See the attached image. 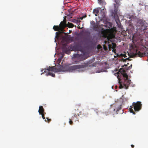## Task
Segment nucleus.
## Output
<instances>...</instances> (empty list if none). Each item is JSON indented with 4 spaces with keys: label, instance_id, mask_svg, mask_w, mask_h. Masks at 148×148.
I'll list each match as a JSON object with an SVG mask.
<instances>
[{
    "label": "nucleus",
    "instance_id": "f257e3e1",
    "mask_svg": "<svg viewBox=\"0 0 148 148\" xmlns=\"http://www.w3.org/2000/svg\"><path fill=\"white\" fill-rule=\"evenodd\" d=\"M140 35L134 34L132 37L133 43L130 45V58L148 56V48L145 46V42L140 38Z\"/></svg>",
    "mask_w": 148,
    "mask_h": 148
},
{
    "label": "nucleus",
    "instance_id": "f03ea898",
    "mask_svg": "<svg viewBox=\"0 0 148 148\" xmlns=\"http://www.w3.org/2000/svg\"><path fill=\"white\" fill-rule=\"evenodd\" d=\"M85 64L81 65H77L71 66L66 65L64 66H60L58 69L56 68L55 66L49 67L47 69H45L44 71L47 73L46 75L47 76L51 75L53 77H54L55 75L52 73V72H59L60 71H69L73 72L76 71L77 69L83 68L86 67Z\"/></svg>",
    "mask_w": 148,
    "mask_h": 148
},
{
    "label": "nucleus",
    "instance_id": "7ed1b4c3",
    "mask_svg": "<svg viewBox=\"0 0 148 148\" xmlns=\"http://www.w3.org/2000/svg\"><path fill=\"white\" fill-rule=\"evenodd\" d=\"M115 76H117V78L119 80V83H120V81L121 80V78L122 76L124 78L125 81L127 82V85L124 84L123 85L121 84H120L119 86V88L121 89L123 88L125 89H128L129 87L128 85L130 84V82H129V80L128 79V75L126 73L125 71H123V73H118L115 74Z\"/></svg>",
    "mask_w": 148,
    "mask_h": 148
},
{
    "label": "nucleus",
    "instance_id": "20e7f679",
    "mask_svg": "<svg viewBox=\"0 0 148 148\" xmlns=\"http://www.w3.org/2000/svg\"><path fill=\"white\" fill-rule=\"evenodd\" d=\"M137 29L142 31H144L146 29L147 24L141 20H139L136 24Z\"/></svg>",
    "mask_w": 148,
    "mask_h": 148
},
{
    "label": "nucleus",
    "instance_id": "39448f33",
    "mask_svg": "<svg viewBox=\"0 0 148 148\" xmlns=\"http://www.w3.org/2000/svg\"><path fill=\"white\" fill-rule=\"evenodd\" d=\"M80 57L78 55H75L72 58V63L74 64L78 63L79 62L82 60Z\"/></svg>",
    "mask_w": 148,
    "mask_h": 148
},
{
    "label": "nucleus",
    "instance_id": "423d86ee",
    "mask_svg": "<svg viewBox=\"0 0 148 148\" xmlns=\"http://www.w3.org/2000/svg\"><path fill=\"white\" fill-rule=\"evenodd\" d=\"M59 26L61 28V33H63L64 29L65 27L67 26L66 21L65 18H64V20L63 21H61L60 22Z\"/></svg>",
    "mask_w": 148,
    "mask_h": 148
},
{
    "label": "nucleus",
    "instance_id": "0eeeda50",
    "mask_svg": "<svg viewBox=\"0 0 148 148\" xmlns=\"http://www.w3.org/2000/svg\"><path fill=\"white\" fill-rule=\"evenodd\" d=\"M90 25L91 26V28L93 29V30H96L98 27V25L95 24L94 21H92L90 22Z\"/></svg>",
    "mask_w": 148,
    "mask_h": 148
},
{
    "label": "nucleus",
    "instance_id": "6e6552de",
    "mask_svg": "<svg viewBox=\"0 0 148 148\" xmlns=\"http://www.w3.org/2000/svg\"><path fill=\"white\" fill-rule=\"evenodd\" d=\"M53 29L55 30V31H58L60 33H61V28H60V27L58 25L54 26L53 27Z\"/></svg>",
    "mask_w": 148,
    "mask_h": 148
},
{
    "label": "nucleus",
    "instance_id": "1a4fd4ad",
    "mask_svg": "<svg viewBox=\"0 0 148 148\" xmlns=\"http://www.w3.org/2000/svg\"><path fill=\"white\" fill-rule=\"evenodd\" d=\"M116 22L117 24L118 27L119 28L122 29L123 28V26L121 25L119 19H116Z\"/></svg>",
    "mask_w": 148,
    "mask_h": 148
},
{
    "label": "nucleus",
    "instance_id": "9d476101",
    "mask_svg": "<svg viewBox=\"0 0 148 148\" xmlns=\"http://www.w3.org/2000/svg\"><path fill=\"white\" fill-rule=\"evenodd\" d=\"M73 48L75 49L76 51H80L81 50V47L79 45H77L73 47Z\"/></svg>",
    "mask_w": 148,
    "mask_h": 148
},
{
    "label": "nucleus",
    "instance_id": "9b49d317",
    "mask_svg": "<svg viewBox=\"0 0 148 148\" xmlns=\"http://www.w3.org/2000/svg\"><path fill=\"white\" fill-rule=\"evenodd\" d=\"M100 9V8L95 9L93 10V12L95 14L96 16H97L96 14H98L99 12Z\"/></svg>",
    "mask_w": 148,
    "mask_h": 148
},
{
    "label": "nucleus",
    "instance_id": "f8f14e48",
    "mask_svg": "<svg viewBox=\"0 0 148 148\" xmlns=\"http://www.w3.org/2000/svg\"><path fill=\"white\" fill-rule=\"evenodd\" d=\"M102 34H103L104 36H107L108 35L107 31L106 29L102 31L101 32Z\"/></svg>",
    "mask_w": 148,
    "mask_h": 148
},
{
    "label": "nucleus",
    "instance_id": "ddd939ff",
    "mask_svg": "<svg viewBox=\"0 0 148 148\" xmlns=\"http://www.w3.org/2000/svg\"><path fill=\"white\" fill-rule=\"evenodd\" d=\"M67 26L69 28H72L73 27L74 25L73 23L68 22L67 25Z\"/></svg>",
    "mask_w": 148,
    "mask_h": 148
},
{
    "label": "nucleus",
    "instance_id": "4468645a",
    "mask_svg": "<svg viewBox=\"0 0 148 148\" xmlns=\"http://www.w3.org/2000/svg\"><path fill=\"white\" fill-rule=\"evenodd\" d=\"M99 3L100 4H102L103 5H105L106 4V3L105 1L103 0H101L99 2Z\"/></svg>",
    "mask_w": 148,
    "mask_h": 148
},
{
    "label": "nucleus",
    "instance_id": "2eb2a0df",
    "mask_svg": "<svg viewBox=\"0 0 148 148\" xmlns=\"http://www.w3.org/2000/svg\"><path fill=\"white\" fill-rule=\"evenodd\" d=\"M67 45L66 44H63L62 47V49L63 51H64V49H66Z\"/></svg>",
    "mask_w": 148,
    "mask_h": 148
},
{
    "label": "nucleus",
    "instance_id": "dca6fc26",
    "mask_svg": "<svg viewBox=\"0 0 148 148\" xmlns=\"http://www.w3.org/2000/svg\"><path fill=\"white\" fill-rule=\"evenodd\" d=\"M115 36L114 34H112L111 36V37L109 36L107 38L108 40H109V38H114Z\"/></svg>",
    "mask_w": 148,
    "mask_h": 148
},
{
    "label": "nucleus",
    "instance_id": "f3484780",
    "mask_svg": "<svg viewBox=\"0 0 148 148\" xmlns=\"http://www.w3.org/2000/svg\"><path fill=\"white\" fill-rule=\"evenodd\" d=\"M73 14L72 13H69V14L67 15V16H69L70 18H71L72 17Z\"/></svg>",
    "mask_w": 148,
    "mask_h": 148
},
{
    "label": "nucleus",
    "instance_id": "a211bd4d",
    "mask_svg": "<svg viewBox=\"0 0 148 148\" xmlns=\"http://www.w3.org/2000/svg\"><path fill=\"white\" fill-rule=\"evenodd\" d=\"M115 2H116V5H118V6H119V0H115Z\"/></svg>",
    "mask_w": 148,
    "mask_h": 148
},
{
    "label": "nucleus",
    "instance_id": "6ab92c4d",
    "mask_svg": "<svg viewBox=\"0 0 148 148\" xmlns=\"http://www.w3.org/2000/svg\"><path fill=\"white\" fill-rule=\"evenodd\" d=\"M130 86H132V87L135 86V85L133 84V83L131 82V81L130 80Z\"/></svg>",
    "mask_w": 148,
    "mask_h": 148
},
{
    "label": "nucleus",
    "instance_id": "aec40b11",
    "mask_svg": "<svg viewBox=\"0 0 148 148\" xmlns=\"http://www.w3.org/2000/svg\"><path fill=\"white\" fill-rule=\"evenodd\" d=\"M112 48L114 49L116 47V45L115 43H112Z\"/></svg>",
    "mask_w": 148,
    "mask_h": 148
},
{
    "label": "nucleus",
    "instance_id": "412c9836",
    "mask_svg": "<svg viewBox=\"0 0 148 148\" xmlns=\"http://www.w3.org/2000/svg\"><path fill=\"white\" fill-rule=\"evenodd\" d=\"M64 56V55H63V54H62V58H59L58 59V61H59V62H61V59H62V58Z\"/></svg>",
    "mask_w": 148,
    "mask_h": 148
},
{
    "label": "nucleus",
    "instance_id": "4be33fe9",
    "mask_svg": "<svg viewBox=\"0 0 148 148\" xmlns=\"http://www.w3.org/2000/svg\"><path fill=\"white\" fill-rule=\"evenodd\" d=\"M120 55L121 56L124 57V58H125V57H127V56H126V54H125V53H124L123 54H121Z\"/></svg>",
    "mask_w": 148,
    "mask_h": 148
},
{
    "label": "nucleus",
    "instance_id": "5701e85b",
    "mask_svg": "<svg viewBox=\"0 0 148 148\" xmlns=\"http://www.w3.org/2000/svg\"><path fill=\"white\" fill-rule=\"evenodd\" d=\"M56 38H57V37L58 38L59 36V33L58 32H56Z\"/></svg>",
    "mask_w": 148,
    "mask_h": 148
},
{
    "label": "nucleus",
    "instance_id": "b1692460",
    "mask_svg": "<svg viewBox=\"0 0 148 148\" xmlns=\"http://www.w3.org/2000/svg\"><path fill=\"white\" fill-rule=\"evenodd\" d=\"M86 17V15H85V16H82V17H79V19H80L81 20H82L84 18H85Z\"/></svg>",
    "mask_w": 148,
    "mask_h": 148
},
{
    "label": "nucleus",
    "instance_id": "393cba45",
    "mask_svg": "<svg viewBox=\"0 0 148 148\" xmlns=\"http://www.w3.org/2000/svg\"><path fill=\"white\" fill-rule=\"evenodd\" d=\"M127 53H128V55L130 56V53L129 52H128V51H127ZM126 59H125V60ZM126 59H128L129 60H130V56H129V57L127 58H126Z\"/></svg>",
    "mask_w": 148,
    "mask_h": 148
},
{
    "label": "nucleus",
    "instance_id": "a878e982",
    "mask_svg": "<svg viewBox=\"0 0 148 148\" xmlns=\"http://www.w3.org/2000/svg\"><path fill=\"white\" fill-rule=\"evenodd\" d=\"M114 7H115V10H114L115 11H117V10H116V5L115 4H114Z\"/></svg>",
    "mask_w": 148,
    "mask_h": 148
},
{
    "label": "nucleus",
    "instance_id": "bb28decb",
    "mask_svg": "<svg viewBox=\"0 0 148 148\" xmlns=\"http://www.w3.org/2000/svg\"><path fill=\"white\" fill-rule=\"evenodd\" d=\"M108 42L107 41H104V43L105 44H106Z\"/></svg>",
    "mask_w": 148,
    "mask_h": 148
},
{
    "label": "nucleus",
    "instance_id": "cd10ccee",
    "mask_svg": "<svg viewBox=\"0 0 148 148\" xmlns=\"http://www.w3.org/2000/svg\"><path fill=\"white\" fill-rule=\"evenodd\" d=\"M132 64H131V65H130V69L132 67Z\"/></svg>",
    "mask_w": 148,
    "mask_h": 148
},
{
    "label": "nucleus",
    "instance_id": "c85d7f7f",
    "mask_svg": "<svg viewBox=\"0 0 148 148\" xmlns=\"http://www.w3.org/2000/svg\"><path fill=\"white\" fill-rule=\"evenodd\" d=\"M106 46L105 45H103V47H104V49H105V47Z\"/></svg>",
    "mask_w": 148,
    "mask_h": 148
},
{
    "label": "nucleus",
    "instance_id": "c756f323",
    "mask_svg": "<svg viewBox=\"0 0 148 148\" xmlns=\"http://www.w3.org/2000/svg\"><path fill=\"white\" fill-rule=\"evenodd\" d=\"M130 27H131V26H132L131 24V23L130 22Z\"/></svg>",
    "mask_w": 148,
    "mask_h": 148
},
{
    "label": "nucleus",
    "instance_id": "7c9ffc66",
    "mask_svg": "<svg viewBox=\"0 0 148 148\" xmlns=\"http://www.w3.org/2000/svg\"><path fill=\"white\" fill-rule=\"evenodd\" d=\"M130 20L131 19V17H130Z\"/></svg>",
    "mask_w": 148,
    "mask_h": 148
},
{
    "label": "nucleus",
    "instance_id": "2f4dec72",
    "mask_svg": "<svg viewBox=\"0 0 148 148\" xmlns=\"http://www.w3.org/2000/svg\"><path fill=\"white\" fill-rule=\"evenodd\" d=\"M43 73H43V72L42 73H41V75L42 74H43Z\"/></svg>",
    "mask_w": 148,
    "mask_h": 148
},
{
    "label": "nucleus",
    "instance_id": "473e14b6",
    "mask_svg": "<svg viewBox=\"0 0 148 148\" xmlns=\"http://www.w3.org/2000/svg\"><path fill=\"white\" fill-rule=\"evenodd\" d=\"M130 40H131V37H130Z\"/></svg>",
    "mask_w": 148,
    "mask_h": 148
},
{
    "label": "nucleus",
    "instance_id": "72a5a7b5",
    "mask_svg": "<svg viewBox=\"0 0 148 148\" xmlns=\"http://www.w3.org/2000/svg\"><path fill=\"white\" fill-rule=\"evenodd\" d=\"M130 72L131 73H132L131 72V71H130Z\"/></svg>",
    "mask_w": 148,
    "mask_h": 148
},
{
    "label": "nucleus",
    "instance_id": "f704fd0d",
    "mask_svg": "<svg viewBox=\"0 0 148 148\" xmlns=\"http://www.w3.org/2000/svg\"><path fill=\"white\" fill-rule=\"evenodd\" d=\"M118 7H117L116 9H117V8Z\"/></svg>",
    "mask_w": 148,
    "mask_h": 148
},
{
    "label": "nucleus",
    "instance_id": "c9c22d12",
    "mask_svg": "<svg viewBox=\"0 0 148 148\" xmlns=\"http://www.w3.org/2000/svg\"><path fill=\"white\" fill-rule=\"evenodd\" d=\"M118 7H117L116 9H117V8Z\"/></svg>",
    "mask_w": 148,
    "mask_h": 148
}]
</instances>
